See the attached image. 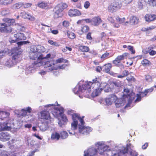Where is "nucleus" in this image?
Here are the masks:
<instances>
[{
    "label": "nucleus",
    "instance_id": "nucleus-1",
    "mask_svg": "<svg viewBox=\"0 0 156 156\" xmlns=\"http://www.w3.org/2000/svg\"><path fill=\"white\" fill-rule=\"evenodd\" d=\"M81 82L78 83L73 89L75 94H80L83 93L85 97L89 98L91 96L94 97L99 95L102 90V88L101 87V82L98 78L93 79L92 82H86L82 86L80 85Z\"/></svg>",
    "mask_w": 156,
    "mask_h": 156
},
{
    "label": "nucleus",
    "instance_id": "nucleus-2",
    "mask_svg": "<svg viewBox=\"0 0 156 156\" xmlns=\"http://www.w3.org/2000/svg\"><path fill=\"white\" fill-rule=\"evenodd\" d=\"M77 115H74L72 119L73 122L71 124V129L74 130L78 127L79 133L84 135H87L92 131V128L88 126H85V122L83 120L84 116L79 117Z\"/></svg>",
    "mask_w": 156,
    "mask_h": 156
},
{
    "label": "nucleus",
    "instance_id": "nucleus-3",
    "mask_svg": "<svg viewBox=\"0 0 156 156\" xmlns=\"http://www.w3.org/2000/svg\"><path fill=\"white\" fill-rule=\"evenodd\" d=\"M11 53L12 57L6 58L3 62V64L9 68L12 67L19 62L21 57L22 52L17 47L12 48Z\"/></svg>",
    "mask_w": 156,
    "mask_h": 156
},
{
    "label": "nucleus",
    "instance_id": "nucleus-4",
    "mask_svg": "<svg viewBox=\"0 0 156 156\" xmlns=\"http://www.w3.org/2000/svg\"><path fill=\"white\" fill-rule=\"evenodd\" d=\"M153 90V87L146 89L144 92H139V94H136V98L133 101L135 98V95L134 93L131 94V96H128V104L127 106H129V104L131 107H133L135 105L136 103L141 100V98L146 96L148 94H150L151 92Z\"/></svg>",
    "mask_w": 156,
    "mask_h": 156
},
{
    "label": "nucleus",
    "instance_id": "nucleus-5",
    "mask_svg": "<svg viewBox=\"0 0 156 156\" xmlns=\"http://www.w3.org/2000/svg\"><path fill=\"white\" fill-rule=\"evenodd\" d=\"M10 115L9 112L2 111L0 108V119L3 120L5 119L8 117ZM9 121L3 123L0 122V132L4 130H9L11 129V124Z\"/></svg>",
    "mask_w": 156,
    "mask_h": 156
},
{
    "label": "nucleus",
    "instance_id": "nucleus-6",
    "mask_svg": "<svg viewBox=\"0 0 156 156\" xmlns=\"http://www.w3.org/2000/svg\"><path fill=\"white\" fill-rule=\"evenodd\" d=\"M107 152L111 153L110 156H127L128 149L124 147L116 146L114 147L108 148Z\"/></svg>",
    "mask_w": 156,
    "mask_h": 156
},
{
    "label": "nucleus",
    "instance_id": "nucleus-7",
    "mask_svg": "<svg viewBox=\"0 0 156 156\" xmlns=\"http://www.w3.org/2000/svg\"><path fill=\"white\" fill-rule=\"evenodd\" d=\"M44 51L43 47L41 46H32L30 47L29 57L30 59L35 60L38 56Z\"/></svg>",
    "mask_w": 156,
    "mask_h": 156
},
{
    "label": "nucleus",
    "instance_id": "nucleus-8",
    "mask_svg": "<svg viewBox=\"0 0 156 156\" xmlns=\"http://www.w3.org/2000/svg\"><path fill=\"white\" fill-rule=\"evenodd\" d=\"M55 62L53 60L44 62V67L45 68H48V69L49 70L48 72H49V71L56 70L58 69H63L67 66V65L66 64H64L60 66H57L55 65Z\"/></svg>",
    "mask_w": 156,
    "mask_h": 156
},
{
    "label": "nucleus",
    "instance_id": "nucleus-9",
    "mask_svg": "<svg viewBox=\"0 0 156 156\" xmlns=\"http://www.w3.org/2000/svg\"><path fill=\"white\" fill-rule=\"evenodd\" d=\"M129 96L126 95V98H125V96H124L122 98L119 99L117 98V99H115L114 101L116 107L117 108H119L120 107L122 106L125 105L126 102H127V103L125 106V108H132V107H131L130 106V105L127 106L128 104V99L127 98H128V96ZM129 105H130V104H129Z\"/></svg>",
    "mask_w": 156,
    "mask_h": 156
},
{
    "label": "nucleus",
    "instance_id": "nucleus-10",
    "mask_svg": "<svg viewBox=\"0 0 156 156\" xmlns=\"http://www.w3.org/2000/svg\"><path fill=\"white\" fill-rule=\"evenodd\" d=\"M39 117L40 119L48 123H51L54 121V119L51 118L49 112L45 110H43L40 112Z\"/></svg>",
    "mask_w": 156,
    "mask_h": 156
},
{
    "label": "nucleus",
    "instance_id": "nucleus-11",
    "mask_svg": "<svg viewBox=\"0 0 156 156\" xmlns=\"http://www.w3.org/2000/svg\"><path fill=\"white\" fill-rule=\"evenodd\" d=\"M50 56L51 55L50 54H48L45 57L43 56V55L41 54V55H39V56H38L37 58L38 60L34 62V65L36 66H39L43 65L44 63L43 62L44 59L48 58H50Z\"/></svg>",
    "mask_w": 156,
    "mask_h": 156
},
{
    "label": "nucleus",
    "instance_id": "nucleus-12",
    "mask_svg": "<svg viewBox=\"0 0 156 156\" xmlns=\"http://www.w3.org/2000/svg\"><path fill=\"white\" fill-rule=\"evenodd\" d=\"M128 54L127 53H124L122 55H118L115 59L112 61V62L115 66L118 67H120L122 66V63H121V61L123 60L125 57L127 56Z\"/></svg>",
    "mask_w": 156,
    "mask_h": 156
},
{
    "label": "nucleus",
    "instance_id": "nucleus-13",
    "mask_svg": "<svg viewBox=\"0 0 156 156\" xmlns=\"http://www.w3.org/2000/svg\"><path fill=\"white\" fill-rule=\"evenodd\" d=\"M64 111V109L62 107H55L53 110L52 112V113L53 116L58 118L63 114Z\"/></svg>",
    "mask_w": 156,
    "mask_h": 156
},
{
    "label": "nucleus",
    "instance_id": "nucleus-14",
    "mask_svg": "<svg viewBox=\"0 0 156 156\" xmlns=\"http://www.w3.org/2000/svg\"><path fill=\"white\" fill-rule=\"evenodd\" d=\"M111 85L113 87L112 88V91L115 93H117L120 90L121 86L122 83L119 81H116L113 82Z\"/></svg>",
    "mask_w": 156,
    "mask_h": 156
},
{
    "label": "nucleus",
    "instance_id": "nucleus-15",
    "mask_svg": "<svg viewBox=\"0 0 156 156\" xmlns=\"http://www.w3.org/2000/svg\"><path fill=\"white\" fill-rule=\"evenodd\" d=\"M122 5L119 3L114 2L112 3L108 7V11L112 12L115 11L117 9L120 8Z\"/></svg>",
    "mask_w": 156,
    "mask_h": 156
},
{
    "label": "nucleus",
    "instance_id": "nucleus-16",
    "mask_svg": "<svg viewBox=\"0 0 156 156\" xmlns=\"http://www.w3.org/2000/svg\"><path fill=\"white\" fill-rule=\"evenodd\" d=\"M12 31L11 27L5 23H0V31L2 33H9Z\"/></svg>",
    "mask_w": 156,
    "mask_h": 156
},
{
    "label": "nucleus",
    "instance_id": "nucleus-17",
    "mask_svg": "<svg viewBox=\"0 0 156 156\" xmlns=\"http://www.w3.org/2000/svg\"><path fill=\"white\" fill-rule=\"evenodd\" d=\"M11 137V135L6 132H2L0 133V140L5 142L9 140Z\"/></svg>",
    "mask_w": 156,
    "mask_h": 156
},
{
    "label": "nucleus",
    "instance_id": "nucleus-18",
    "mask_svg": "<svg viewBox=\"0 0 156 156\" xmlns=\"http://www.w3.org/2000/svg\"><path fill=\"white\" fill-rule=\"evenodd\" d=\"M20 16L24 19H27L31 21H34L35 20L34 16L30 15L28 12H21L20 14Z\"/></svg>",
    "mask_w": 156,
    "mask_h": 156
},
{
    "label": "nucleus",
    "instance_id": "nucleus-19",
    "mask_svg": "<svg viewBox=\"0 0 156 156\" xmlns=\"http://www.w3.org/2000/svg\"><path fill=\"white\" fill-rule=\"evenodd\" d=\"M117 99L116 96L114 94H111L105 99V102L108 105H111L113 102Z\"/></svg>",
    "mask_w": 156,
    "mask_h": 156
},
{
    "label": "nucleus",
    "instance_id": "nucleus-20",
    "mask_svg": "<svg viewBox=\"0 0 156 156\" xmlns=\"http://www.w3.org/2000/svg\"><path fill=\"white\" fill-rule=\"evenodd\" d=\"M102 22V20L99 16H95L92 18V25L93 26H98Z\"/></svg>",
    "mask_w": 156,
    "mask_h": 156
},
{
    "label": "nucleus",
    "instance_id": "nucleus-21",
    "mask_svg": "<svg viewBox=\"0 0 156 156\" xmlns=\"http://www.w3.org/2000/svg\"><path fill=\"white\" fill-rule=\"evenodd\" d=\"M63 10L57 5L55 8L54 16L56 18L61 17L62 16V13Z\"/></svg>",
    "mask_w": 156,
    "mask_h": 156
},
{
    "label": "nucleus",
    "instance_id": "nucleus-22",
    "mask_svg": "<svg viewBox=\"0 0 156 156\" xmlns=\"http://www.w3.org/2000/svg\"><path fill=\"white\" fill-rule=\"evenodd\" d=\"M14 36L17 41L25 40L27 38V37L24 34L21 33H18L14 34Z\"/></svg>",
    "mask_w": 156,
    "mask_h": 156
},
{
    "label": "nucleus",
    "instance_id": "nucleus-23",
    "mask_svg": "<svg viewBox=\"0 0 156 156\" xmlns=\"http://www.w3.org/2000/svg\"><path fill=\"white\" fill-rule=\"evenodd\" d=\"M144 18L146 21L150 22L156 20V15L153 14H147Z\"/></svg>",
    "mask_w": 156,
    "mask_h": 156
},
{
    "label": "nucleus",
    "instance_id": "nucleus-24",
    "mask_svg": "<svg viewBox=\"0 0 156 156\" xmlns=\"http://www.w3.org/2000/svg\"><path fill=\"white\" fill-rule=\"evenodd\" d=\"M68 14L70 16H76L80 15L81 13L76 9H72L69 11Z\"/></svg>",
    "mask_w": 156,
    "mask_h": 156
},
{
    "label": "nucleus",
    "instance_id": "nucleus-25",
    "mask_svg": "<svg viewBox=\"0 0 156 156\" xmlns=\"http://www.w3.org/2000/svg\"><path fill=\"white\" fill-rule=\"evenodd\" d=\"M112 67V64L110 63H108L104 65L102 67V70L103 71L106 73H110V71Z\"/></svg>",
    "mask_w": 156,
    "mask_h": 156
},
{
    "label": "nucleus",
    "instance_id": "nucleus-26",
    "mask_svg": "<svg viewBox=\"0 0 156 156\" xmlns=\"http://www.w3.org/2000/svg\"><path fill=\"white\" fill-rule=\"evenodd\" d=\"M49 123L46 121L43 122L42 124V125L39 126L40 130L42 131H44L47 130L49 127V126L48 125Z\"/></svg>",
    "mask_w": 156,
    "mask_h": 156
},
{
    "label": "nucleus",
    "instance_id": "nucleus-27",
    "mask_svg": "<svg viewBox=\"0 0 156 156\" xmlns=\"http://www.w3.org/2000/svg\"><path fill=\"white\" fill-rule=\"evenodd\" d=\"M129 21L132 24H137L139 21V19L138 17L133 16L131 17Z\"/></svg>",
    "mask_w": 156,
    "mask_h": 156
},
{
    "label": "nucleus",
    "instance_id": "nucleus-28",
    "mask_svg": "<svg viewBox=\"0 0 156 156\" xmlns=\"http://www.w3.org/2000/svg\"><path fill=\"white\" fill-rule=\"evenodd\" d=\"M60 137V135L59 133L56 132H53L52 133L51 136V139L52 140H58Z\"/></svg>",
    "mask_w": 156,
    "mask_h": 156
},
{
    "label": "nucleus",
    "instance_id": "nucleus-29",
    "mask_svg": "<svg viewBox=\"0 0 156 156\" xmlns=\"http://www.w3.org/2000/svg\"><path fill=\"white\" fill-rule=\"evenodd\" d=\"M3 21L5 22L8 24L9 26L10 27V26L13 25L15 23V20L13 19H10L9 18H4L3 19Z\"/></svg>",
    "mask_w": 156,
    "mask_h": 156
},
{
    "label": "nucleus",
    "instance_id": "nucleus-30",
    "mask_svg": "<svg viewBox=\"0 0 156 156\" xmlns=\"http://www.w3.org/2000/svg\"><path fill=\"white\" fill-rule=\"evenodd\" d=\"M48 3L47 2H39L38 6L41 8L45 9L48 8Z\"/></svg>",
    "mask_w": 156,
    "mask_h": 156
},
{
    "label": "nucleus",
    "instance_id": "nucleus-31",
    "mask_svg": "<svg viewBox=\"0 0 156 156\" xmlns=\"http://www.w3.org/2000/svg\"><path fill=\"white\" fill-rule=\"evenodd\" d=\"M146 4L144 0H139L138 3V8L139 9H142L143 8V6Z\"/></svg>",
    "mask_w": 156,
    "mask_h": 156
},
{
    "label": "nucleus",
    "instance_id": "nucleus-32",
    "mask_svg": "<svg viewBox=\"0 0 156 156\" xmlns=\"http://www.w3.org/2000/svg\"><path fill=\"white\" fill-rule=\"evenodd\" d=\"M13 0H0V4L2 5H5L11 4Z\"/></svg>",
    "mask_w": 156,
    "mask_h": 156
},
{
    "label": "nucleus",
    "instance_id": "nucleus-33",
    "mask_svg": "<svg viewBox=\"0 0 156 156\" xmlns=\"http://www.w3.org/2000/svg\"><path fill=\"white\" fill-rule=\"evenodd\" d=\"M23 5V3L21 2L13 5L12 8L13 9H17L20 8Z\"/></svg>",
    "mask_w": 156,
    "mask_h": 156
},
{
    "label": "nucleus",
    "instance_id": "nucleus-34",
    "mask_svg": "<svg viewBox=\"0 0 156 156\" xmlns=\"http://www.w3.org/2000/svg\"><path fill=\"white\" fill-rule=\"evenodd\" d=\"M31 108L30 107H28L25 109H22L21 110L22 112L23 113V115H26L27 114V112L30 113L31 111Z\"/></svg>",
    "mask_w": 156,
    "mask_h": 156
},
{
    "label": "nucleus",
    "instance_id": "nucleus-35",
    "mask_svg": "<svg viewBox=\"0 0 156 156\" xmlns=\"http://www.w3.org/2000/svg\"><path fill=\"white\" fill-rule=\"evenodd\" d=\"M141 64L144 66H148L151 65V62L147 59H144L141 61Z\"/></svg>",
    "mask_w": 156,
    "mask_h": 156
},
{
    "label": "nucleus",
    "instance_id": "nucleus-36",
    "mask_svg": "<svg viewBox=\"0 0 156 156\" xmlns=\"http://www.w3.org/2000/svg\"><path fill=\"white\" fill-rule=\"evenodd\" d=\"M67 114L72 115V119H73V116L74 115H77V116H78V117H80L79 114L76 113L75 111L74 110L72 109H69L68 111Z\"/></svg>",
    "mask_w": 156,
    "mask_h": 156
},
{
    "label": "nucleus",
    "instance_id": "nucleus-37",
    "mask_svg": "<svg viewBox=\"0 0 156 156\" xmlns=\"http://www.w3.org/2000/svg\"><path fill=\"white\" fill-rule=\"evenodd\" d=\"M60 135V137L61 139H64L68 137V134L66 132L63 131L61 132Z\"/></svg>",
    "mask_w": 156,
    "mask_h": 156
},
{
    "label": "nucleus",
    "instance_id": "nucleus-38",
    "mask_svg": "<svg viewBox=\"0 0 156 156\" xmlns=\"http://www.w3.org/2000/svg\"><path fill=\"white\" fill-rule=\"evenodd\" d=\"M79 49L82 52H88L89 50V48L88 47L83 45L80 46Z\"/></svg>",
    "mask_w": 156,
    "mask_h": 156
},
{
    "label": "nucleus",
    "instance_id": "nucleus-39",
    "mask_svg": "<svg viewBox=\"0 0 156 156\" xmlns=\"http://www.w3.org/2000/svg\"><path fill=\"white\" fill-rule=\"evenodd\" d=\"M10 12L9 9L7 8L3 9L1 12V14L3 16H6Z\"/></svg>",
    "mask_w": 156,
    "mask_h": 156
},
{
    "label": "nucleus",
    "instance_id": "nucleus-40",
    "mask_svg": "<svg viewBox=\"0 0 156 156\" xmlns=\"http://www.w3.org/2000/svg\"><path fill=\"white\" fill-rule=\"evenodd\" d=\"M34 70L33 68L29 66L27 67L25 69V73L27 75L30 74Z\"/></svg>",
    "mask_w": 156,
    "mask_h": 156
},
{
    "label": "nucleus",
    "instance_id": "nucleus-41",
    "mask_svg": "<svg viewBox=\"0 0 156 156\" xmlns=\"http://www.w3.org/2000/svg\"><path fill=\"white\" fill-rule=\"evenodd\" d=\"M89 29V27L86 25H84L82 26L81 27V30L83 33L87 32L88 31Z\"/></svg>",
    "mask_w": 156,
    "mask_h": 156
},
{
    "label": "nucleus",
    "instance_id": "nucleus-42",
    "mask_svg": "<svg viewBox=\"0 0 156 156\" xmlns=\"http://www.w3.org/2000/svg\"><path fill=\"white\" fill-rule=\"evenodd\" d=\"M29 41H20L18 42H17V44H18V45L19 47H20L23 44H25L27 43H29ZM19 49L22 52L21 50L20 49L19 47L17 48Z\"/></svg>",
    "mask_w": 156,
    "mask_h": 156
},
{
    "label": "nucleus",
    "instance_id": "nucleus-43",
    "mask_svg": "<svg viewBox=\"0 0 156 156\" xmlns=\"http://www.w3.org/2000/svg\"><path fill=\"white\" fill-rule=\"evenodd\" d=\"M116 19L117 22L120 24H122L123 25L126 20L124 17L121 18L119 17H117Z\"/></svg>",
    "mask_w": 156,
    "mask_h": 156
},
{
    "label": "nucleus",
    "instance_id": "nucleus-44",
    "mask_svg": "<svg viewBox=\"0 0 156 156\" xmlns=\"http://www.w3.org/2000/svg\"><path fill=\"white\" fill-rule=\"evenodd\" d=\"M130 92V90L128 89V88H125L124 89V94L123 95L122 97H123L124 96H125V98L126 97V95H130L131 96V95L133 93H131L130 94H128Z\"/></svg>",
    "mask_w": 156,
    "mask_h": 156
},
{
    "label": "nucleus",
    "instance_id": "nucleus-45",
    "mask_svg": "<svg viewBox=\"0 0 156 156\" xmlns=\"http://www.w3.org/2000/svg\"><path fill=\"white\" fill-rule=\"evenodd\" d=\"M57 5L59 7H60V8L61 9H62V10L66 8L68 6L67 5L64 3H61L58 4Z\"/></svg>",
    "mask_w": 156,
    "mask_h": 156
},
{
    "label": "nucleus",
    "instance_id": "nucleus-46",
    "mask_svg": "<svg viewBox=\"0 0 156 156\" xmlns=\"http://www.w3.org/2000/svg\"><path fill=\"white\" fill-rule=\"evenodd\" d=\"M60 116L63 122H64L66 124L67 122L68 121V120L66 115L64 114H62Z\"/></svg>",
    "mask_w": 156,
    "mask_h": 156
},
{
    "label": "nucleus",
    "instance_id": "nucleus-47",
    "mask_svg": "<svg viewBox=\"0 0 156 156\" xmlns=\"http://www.w3.org/2000/svg\"><path fill=\"white\" fill-rule=\"evenodd\" d=\"M145 79L146 81L148 82H151L152 80V77L149 75L145 76Z\"/></svg>",
    "mask_w": 156,
    "mask_h": 156
},
{
    "label": "nucleus",
    "instance_id": "nucleus-48",
    "mask_svg": "<svg viewBox=\"0 0 156 156\" xmlns=\"http://www.w3.org/2000/svg\"><path fill=\"white\" fill-rule=\"evenodd\" d=\"M104 91L106 92H108L112 90V89L109 87V86L108 85H106L104 88Z\"/></svg>",
    "mask_w": 156,
    "mask_h": 156
},
{
    "label": "nucleus",
    "instance_id": "nucleus-49",
    "mask_svg": "<svg viewBox=\"0 0 156 156\" xmlns=\"http://www.w3.org/2000/svg\"><path fill=\"white\" fill-rule=\"evenodd\" d=\"M148 1L150 5L152 6H156V0H148Z\"/></svg>",
    "mask_w": 156,
    "mask_h": 156
},
{
    "label": "nucleus",
    "instance_id": "nucleus-50",
    "mask_svg": "<svg viewBox=\"0 0 156 156\" xmlns=\"http://www.w3.org/2000/svg\"><path fill=\"white\" fill-rule=\"evenodd\" d=\"M48 42L49 44L52 45L56 46H59V45L58 43L54 42L52 40H48Z\"/></svg>",
    "mask_w": 156,
    "mask_h": 156
},
{
    "label": "nucleus",
    "instance_id": "nucleus-51",
    "mask_svg": "<svg viewBox=\"0 0 156 156\" xmlns=\"http://www.w3.org/2000/svg\"><path fill=\"white\" fill-rule=\"evenodd\" d=\"M109 54L108 53L106 52L103 54L101 56V58L102 60H104L107 58L108 56L109 55Z\"/></svg>",
    "mask_w": 156,
    "mask_h": 156
},
{
    "label": "nucleus",
    "instance_id": "nucleus-52",
    "mask_svg": "<svg viewBox=\"0 0 156 156\" xmlns=\"http://www.w3.org/2000/svg\"><path fill=\"white\" fill-rule=\"evenodd\" d=\"M68 61L67 60H64L62 58H60L56 60V62L57 63H60L63 62H67Z\"/></svg>",
    "mask_w": 156,
    "mask_h": 156
},
{
    "label": "nucleus",
    "instance_id": "nucleus-53",
    "mask_svg": "<svg viewBox=\"0 0 156 156\" xmlns=\"http://www.w3.org/2000/svg\"><path fill=\"white\" fill-rule=\"evenodd\" d=\"M127 48L131 52L132 54H134L135 53V51L133 49V46L129 45L127 46Z\"/></svg>",
    "mask_w": 156,
    "mask_h": 156
},
{
    "label": "nucleus",
    "instance_id": "nucleus-54",
    "mask_svg": "<svg viewBox=\"0 0 156 156\" xmlns=\"http://www.w3.org/2000/svg\"><path fill=\"white\" fill-rule=\"evenodd\" d=\"M90 2L89 1H86L84 4V7L86 9H88L90 7Z\"/></svg>",
    "mask_w": 156,
    "mask_h": 156
},
{
    "label": "nucleus",
    "instance_id": "nucleus-55",
    "mask_svg": "<svg viewBox=\"0 0 156 156\" xmlns=\"http://www.w3.org/2000/svg\"><path fill=\"white\" fill-rule=\"evenodd\" d=\"M130 154L132 156H138V154L137 152L133 150L130 151Z\"/></svg>",
    "mask_w": 156,
    "mask_h": 156
},
{
    "label": "nucleus",
    "instance_id": "nucleus-56",
    "mask_svg": "<svg viewBox=\"0 0 156 156\" xmlns=\"http://www.w3.org/2000/svg\"><path fill=\"white\" fill-rule=\"evenodd\" d=\"M68 37L70 39H73L75 37V34L73 33H70L68 34Z\"/></svg>",
    "mask_w": 156,
    "mask_h": 156
},
{
    "label": "nucleus",
    "instance_id": "nucleus-57",
    "mask_svg": "<svg viewBox=\"0 0 156 156\" xmlns=\"http://www.w3.org/2000/svg\"><path fill=\"white\" fill-rule=\"evenodd\" d=\"M66 124L65 123L63 122L62 120H60L58 122V124L61 127H63Z\"/></svg>",
    "mask_w": 156,
    "mask_h": 156
},
{
    "label": "nucleus",
    "instance_id": "nucleus-58",
    "mask_svg": "<svg viewBox=\"0 0 156 156\" xmlns=\"http://www.w3.org/2000/svg\"><path fill=\"white\" fill-rule=\"evenodd\" d=\"M91 33L90 32H89L87 35L86 38L87 40L90 41L92 40V37L91 36Z\"/></svg>",
    "mask_w": 156,
    "mask_h": 156
},
{
    "label": "nucleus",
    "instance_id": "nucleus-59",
    "mask_svg": "<svg viewBox=\"0 0 156 156\" xmlns=\"http://www.w3.org/2000/svg\"><path fill=\"white\" fill-rule=\"evenodd\" d=\"M126 79L128 81H134L135 80L133 76H131L127 77L126 78Z\"/></svg>",
    "mask_w": 156,
    "mask_h": 156
},
{
    "label": "nucleus",
    "instance_id": "nucleus-60",
    "mask_svg": "<svg viewBox=\"0 0 156 156\" xmlns=\"http://www.w3.org/2000/svg\"><path fill=\"white\" fill-rule=\"evenodd\" d=\"M122 74L124 77L126 76L129 74V72L127 70H124L123 71Z\"/></svg>",
    "mask_w": 156,
    "mask_h": 156
},
{
    "label": "nucleus",
    "instance_id": "nucleus-61",
    "mask_svg": "<svg viewBox=\"0 0 156 156\" xmlns=\"http://www.w3.org/2000/svg\"><path fill=\"white\" fill-rule=\"evenodd\" d=\"M16 141V140L15 139H12L11 140V141H9L8 142V144L9 146L11 145L12 144L14 143Z\"/></svg>",
    "mask_w": 156,
    "mask_h": 156
},
{
    "label": "nucleus",
    "instance_id": "nucleus-62",
    "mask_svg": "<svg viewBox=\"0 0 156 156\" xmlns=\"http://www.w3.org/2000/svg\"><path fill=\"white\" fill-rule=\"evenodd\" d=\"M84 20L87 23H90L91 25L92 24V18L91 19H87Z\"/></svg>",
    "mask_w": 156,
    "mask_h": 156
},
{
    "label": "nucleus",
    "instance_id": "nucleus-63",
    "mask_svg": "<svg viewBox=\"0 0 156 156\" xmlns=\"http://www.w3.org/2000/svg\"><path fill=\"white\" fill-rule=\"evenodd\" d=\"M51 32L54 34H58V31L57 30H52L51 28L50 29Z\"/></svg>",
    "mask_w": 156,
    "mask_h": 156
},
{
    "label": "nucleus",
    "instance_id": "nucleus-64",
    "mask_svg": "<svg viewBox=\"0 0 156 156\" xmlns=\"http://www.w3.org/2000/svg\"><path fill=\"white\" fill-rule=\"evenodd\" d=\"M31 4L29 3H26L25 4H23L24 7L25 8H28L30 7L31 6Z\"/></svg>",
    "mask_w": 156,
    "mask_h": 156
}]
</instances>
